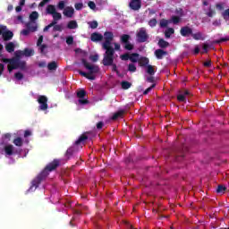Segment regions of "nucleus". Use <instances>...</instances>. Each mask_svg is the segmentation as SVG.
Masks as SVG:
<instances>
[{"mask_svg": "<svg viewBox=\"0 0 229 229\" xmlns=\"http://www.w3.org/2000/svg\"><path fill=\"white\" fill-rule=\"evenodd\" d=\"M60 159H54L52 162H50L45 169L32 181V185L30 189H37L40 183H42V181L49 175V173L52 171H55L56 168L60 167Z\"/></svg>", "mask_w": 229, "mask_h": 229, "instance_id": "nucleus-1", "label": "nucleus"}, {"mask_svg": "<svg viewBox=\"0 0 229 229\" xmlns=\"http://www.w3.org/2000/svg\"><path fill=\"white\" fill-rule=\"evenodd\" d=\"M114 55L115 52L104 53L101 64L105 67H112L113 72H116V74H119L117 64L114 63V60L115 58Z\"/></svg>", "mask_w": 229, "mask_h": 229, "instance_id": "nucleus-2", "label": "nucleus"}, {"mask_svg": "<svg viewBox=\"0 0 229 229\" xmlns=\"http://www.w3.org/2000/svg\"><path fill=\"white\" fill-rule=\"evenodd\" d=\"M180 34L182 37L184 38L191 37L193 40H205V38L203 37V32L198 31L194 33L192 28L187 25L181 28Z\"/></svg>", "mask_w": 229, "mask_h": 229, "instance_id": "nucleus-3", "label": "nucleus"}, {"mask_svg": "<svg viewBox=\"0 0 229 229\" xmlns=\"http://www.w3.org/2000/svg\"><path fill=\"white\" fill-rule=\"evenodd\" d=\"M105 41L102 43V49L106 51L105 53H115L112 42L114 41V33L112 31H106L104 33Z\"/></svg>", "mask_w": 229, "mask_h": 229, "instance_id": "nucleus-4", "label": "nucleus"}, {"mask_svg": "<svg viewBox=\"0 0 229 229\" xmlns=\"http://www.w3.org/2000/svg\"><path fill=\"white\" fill-rule=\"evenodd\" d=\"M149 40V34H148V30L146 28H140L136 34V42L139 44H144V42H148Z\"/></svg>", "mask_w": 229, "mask_h": 229, "instance_id": "nucleus-5", "label": "nucleus"}, {"mask_svg": "<svg viewBox=\"0 0 229 229\" xmlns=\"http://www.w3.org/2000/svg\"><path fill=\"white\" fill-rule=\"evenodd\" d=\"M131 39V36L128 34H123L120 37V42L123 45V47L126 49V51H133L134 46L131 44V42H130Z\"/></svg>", "mask_w": 229, "mask_h": 229, "instance_id": "nucleus-6", "label": "nucleus"}, {"mask_svg": "<svg viewBox=\"0 0 229 229\" xmlns=\"http://www.w3.org/2000/svg\"><path fill=\"white\" fill-rule=\"evenodd\" d=\"M1 62L4 64H9L7 66L8 72H12V71L18 69L19 60L14 59V57L8 59V58H2Z\"/></svg>", "mask_w": 229, "mask_h": 229, "instance_id": "nucleus-7", "label": "nucleus"}, {"mask_svg": "<svg viewBox=\"0 0 229 229\" xmlns=\"http://www.w3.org/2000/svg\"><path fill=\"white\" fill-rule=\"evenodd\" d=\"M77 98H79V105H89L90 101L87 98V91L85 89H80L77 91Z\"/></svg>", "mask_w": 229, "mask_h": 229, "instance_id": "nucleus-8", "label": "nucleus"}, {"mask_svg": "<svg viewBox=\"0 0 229 229\" xmlns=\"http://www.w3.org/2000/svg\"><path fill=\"white\" fill-rule=\"evenodd\" d=\"M82 65L85 67V69H88L89 72L88 74H97V72H99V66L91 65L87 62V59H81Z\"/></svg>", "mask_w": 229, "mask_h": 229, "instance_id": "nucleus-9", "label": "nucleus"}, {"mask_svg": "<svg viewBox=\"0 0 229 229\" xmlns=\"http://www.w3.org/2000/svg\"><path fill=\"white\" fill-rule=\"evenodd\" d=\"M38 103L40 104L39 106V110H47L48 106H47V97L44 95H40L38 98Z\"/></svg>", "mask_w": 229, "mask_h": 229, "instance_id": "nucleus-10", "label": "nucleus"}, {"mask_svg": "<svg viewBox=\"0 0 229 229\" xmlns=\"http://www.w3.org/2000/svg\"><path fill=\"white\" fill-rule=\"evenodd\" d=\"M129 6L131 10L134 11L140 10V7L142 6V2H140V0H131Z\"/></svg>", "mask_w": 229, "mask_h": 229, "instance_id": "nucleus-11", "label": "nucleus"}, {"mask_svg": "<svg viewBox=\"0 0 229 229\" xmlns=\"http://www.w3.org/2000/svg\"><path fill=\"white\" fill-rule=\"evenodd\" d=\"M26 28L30 31V33H35L38 30V25L37 24V21H28L26 23Z\"/></svg>", "mask_w": 229, "mask_h": 229, "instance_id": "nucleus-12", "label": "nucleus"}, {"mask_svg": "<svg viewBox=\"0 0 229 229\" xmlns=\"http://www.w3.org/2000/svg\"><path fill=\"white\" fill-rule=\"evenodd\" d=\"M64 17H68L69 19L72 18V15H74V8L71 6L65 7V9L63 12Z\"/></svg>", "mask_w": 229, "mask_h": 229, "instance_id": "nucleus-13", "label": "nucleus"}, {"mask_svg": "<svg viewBox=\"0 0 229 229\" xmlns=\"http://www.w3.org/2000/svg\"><path fill=\"white\" fill-rule=\"evenodd\" d=\"M91 42H101L103 40V34L93 32L90 36Z\"/></svg>", "mask_w": 229, "mask_h": 229, "instance_id": "nucleus-14", "label": "nucleus"}, {"mask_svg": "<svg viewBox=\"0 0 229 229\" xmlns=\"http://www.w3.org/2000/svg\"><path fill=\"white\" fill-rule=\"evenodd\" d=\"M3 39L4 42H8V40H12L13 38V32L12 30H6L2 33Z\"/></svg>", "mask_w": 229, "mask_h": 229, "instance_id": "nucleus-15", "label": "nucleus"}, {"mask_svg": "<svg viewBox=\"0 0 229 229\" xmlns=\"http://www.w3.org/2000/svg\"><path fill=\"white\" fill-rule=\"evenodd\" d=\"M154 55L157 58V60H162V58H164V56H166L167 51H165L163 49H157L154 52Z\"/></svg>", "mask_w": 229, "mask_h": 229, "instance_id": "nucleus-16", "label": "nucleus"}, {"mask_svg": "<svg viewBox=\"0 0 229 229\" xmlns=\"http://www.w3.org/2000/svg\"><path fill=\"white\" fill-rule=\"evenodd\" d=\"M138 64H139L140 67L148 66L149 65V58L141 56L138 60Z\"/></svg>", "mask_w": 229, "mask_h": 229, "instance_id": "nucleus-17", "label": "nucleus"}, {"mask_svg": "<svg viewBox=\"0 0 229 229\" xmlns=\"http://www.w3.org/2000/svg\"><path fill=\"white\" fill-rule=\"evenodd\" d=\"M79 74L81 76H83L84 78H87V80H96V77L92 75V73H87L81 70H78Z\"/></svg>", "mask_w": 229, "mask_h": 229, "instance_id": "nucleus-18", "label": "nucleus"}, {"mask_svg": "<svg viewBox=\"0 0 229 229\" xmlns=\"http://www.w3.org/2000/svg\"><path fill=\"white\" fill-rule=\"evenodd\" d=\"M66 28L68 30H76V29H78V21H76L74 20L70 21L67 23Z\"/></svg>", "mask_w": 229, "mask_h": 229, "instance_id": "nucleus-19", "label": "nucleus"}, {"mask_svg": "<svg viewBox=\"0 0 229 229\" xmlns=\"http://www.w3.org/2000/svg\"><path fill=\"white\" fill-rule=\"evenodd\" d=\"M5 51H7V53H13V51H15V44H13V42H9L5 45Z\"/></svg>", "mask_w": 229, "mask_h": 229, "instance_id": "nucleus-20", "label": "nucleus"}, {"mask_svg": "<svg viewBox=\"0 0 229 229\" xmlns=\"http://www.w3.org/2000/svg\"><path fill=\"white\" fill-rule=\"evenodd\" d=\"M157 46L161 47V49H165V47H169V42L165 41L164 38H160Z\"/></svg>", "mask_w": 229, "mask_h": 229, "instance_id": "nucleus-21", "label": "nucleus"}, {"mask_svg": "<svg viewBox=\"0 0 229 229\" xmlns=\"http://www.w3.org/2000/svg\"><path fill=\"white\" fill-rule=\"evenodd\" d=\"M123 115H124V110H120L113 114L112 120L117 121V119H121Z\"/></svg>", "mask_w": 229, "mask_h": 229, "instance_id": "nucleus-22", "label": "nucleus"}, {"mask_svg": "<svg viewBox=\"0 0 229 229\" xmlns=\"http://www.w3.org/2000/svg\"><path fill=\"white\" fill-rule=\"evenodd\" d=\"M4 149L5 154L9 157H12V155H13V145H6Z\"/></svg>", "mask_w": 229, "mask_h": 229, "instance_id": "nucleus-23", "label": "nucleus"}, {"mask_svg": "<svg viewBox=\"0 0 229 229\" xmlns=\"http://www.w3.org/2000/svg\"><path fill=\"white\" fill-rule=\"evenodd\" d=\"M46 12L48 15H53L56 12V7L53 4H48L47 6Z\"/></svg>", "mask_w": 229, "mask_h": 229, "instance_id": "nucleus-24", "label": "nucleus"}, {"mask_svg": "<svg viewBox=\"0 0 229 229\" xmlns=\"http://www.w3.org/2000/svg\"><path fill=\"white\" fill-rule=\"evenodd\" d=\"M23 53V56H33L35 55V51L31 48H25L24 50L21 51Z\"/></svg>", "mask_w": 229, "mask_h": 229, "instance_id": "nucleus-25", "label": "nucleus"}, {"mask_svg": "<svg viewBox=\"0 0 229 229\" xmlns=\"http://www.w3.org/2000/svg\"><path fill=\"white\" fill-rule=\"evenodd\" d=\"M76 153V146L71 147L66 150L67 158H71Z\"/></svg>", "mask_w": 229, "mask_h": 229, "instance_id": "nucleus-26", "label": "nucleus"}, {"mask_svg": "<svg viewBox=\"0 0 229 229\" xmlns=\"http://www.w3.org/2000/svg\"><path fill=\"white\" fill-rule=\"evenodd\" d=\"M140 55L139 53H132L131 54L130 61L132 62V64H137L139 62Z\"/></svg>", "mask_w": 229, "mask_h": 229, "instance_id": "nucleus-27", "label": "nucleus"}, {"mask_svg": "<svg viewBox=\"0 0 229 229\" xmlns=\"http://www.w3.org/2000/svg\"><path fill=\"white\" fill-rule=\"evenodd\" d=\"M87 139H89V136L85 134L81 135L79 139L75 141V146H80V144H81V142H85Z\"/></svg>", "mask_w": 229, "mask_h": 229, "instance_id": "nucleus-28", "label": "nucleus"}, {"mask_svg": "<svg viewBox=\"0 0 229 229\" xmlns=\"http://www.w3.org/2000/svg\"><path fill=\"white\" fill-rule=\"evenodd\" d=\"M37 19H38V13L34 11L30 14V21L35 22Z\"/></svg>", "mask_w": 229, "mask_h": 229, "instance_id": "nucleus-29", "label": "nucleus"}, {"mask_svg": "<svg viewBox=\"0 0 229 229\" xmlns=\"http://www.w3.org/2000/svg\"><path fill=\"white\" fill-rule=\"evenodd\" d=\"M171 35H174V29H173V28H168V29L165 31V38H171Z\"/></svg>", "mask_w": 229, "mask_h": 229, "instance_id": "nucleus-30", "label": "nucleus"}, {"mask_svg": "<svg viewBox=\"0 0 229 229\" xmlns=\"http://www.w3.org/2000/svg\"><path fill=\"white\" fill-rule=\"evenodd\" d=\"M121 85H122V89L123 90H128V89H131V83L130 81H123L121 82Z\"/></svg>", "mask_w": 229, "mask_h": 229, "instance_id": "nucleus-31", "label": "nucleus"}, {"mask_svg": "<svg viewBox=\"0 0 229 229\" xmlns=\"http://www.w3.org/2000/svg\"><path fill=\"white\" fill-rule=\"evenodd\" d=\"M48 71H56L58 69V64H56V62H51L47 64Z\"/></svg>", "mask_w": 229, "mask_h": 229, "instance_id": "nucleus-32", "label": "nucleus"}, {"mask_svg": "<svg viewBox=\"0 0 229 229\" xmlns=\"http://www.w3.org/2000/svg\"><path fill=\"white\" fill-rule=\"evenodd\" d=\"M13 144L16 145L18 148H21L24 142L22 141V138L18 137L13 140Z\"/></svg>", "mask_w": 229, "mask_h": 229, "instance_id": "nucleus-33", "label": "nucleus"}, {"mask_svg": "<svg viewBox=\"0 0 229 229\" xmlns=\"http://www.w3.org/2000/svg\"><path fill=\"white\" fill-rule=\"evenodd\" d=\"M24 56V54L22 53V50H17L15 53H14V59L18 60V61H21V57Z\"/></svg>", "mask_w": 229, "mask_h": 229, "instance_id": "nucleus-34", "label": "nucleus"}, {"mask_svg": "<svg viewBox=\"0 0 229 229\" xmlns=\"http://www.w3.org/2000/svg\"><path fill=\"white\" fill-rule=\"evenodd\" d=\"M147 72L150 76H153L155 74V66L148 64L147 66Z\"/></svg>", "mask_w": 229, "mask_h": 229, "instance_id": "nucleus-35", "label": "nucleus"}, {"mask_svg": "<svg viewBox=\"0 0 229 229\" xmlns=\"http://www.w3.org/2000/svg\"><path fill=\"white\" fill-rule=\"evenodd\" d=\"M18 69H21V71H26V61H18Z\"/></svg>", "mask_w": 229, "mask_h": 229, "instance_id": "nucleus-36", "label": "nucleus"}, {"mask_svg": "<svg viewBox=\"0 0 229 229\" xmlns=\"http://www.w3.org/2000/svg\"><path fill=\"white\" fill-rule=\"evenodd\" d=\"M159 26H160V28H167V26H169V21H167L165 19L160 20Z\"/></svg>", "mask_w": 229, "mask_h": 229, "instance_id": "nucleus-37", "label": "nucleus"}, {"mask_svg": "<svg viewBox=\"0 0 229 229\" xmlns=\"http://www.w3.org/2000/svg\"><path fill=\"white\" fill-rule=\"evenodd\" d=\"M226 191V187L223 186V185H218L217 188H216V192L217 194H225Z\"/></svg>", "mask_w": 229, "mask_h": 229, "instance_id": "nucleus-38", "label": "nucleus"}, {"mask_svg": "<svg viewBox=\"0 0 229 229\" xmlns=\"http://www.w3.org/2000/svg\"><path fill=\"white\" fill-rule=\"evenodd\" d=\"M88 24L89 28H91V30H96L98 26H99V23H98V21H89Z\"/></svg>", "mask_w": 229, "mask_h": 229, "instance_id": "nucleus-39", "label": "nucleus"}, {"mask_svg": "<svg viewBox=\"0 0 229 229\" xmlns=\"http://www.w3.org/2000/svg\"><path fill=\"white\" fill-rule=\"evenodd\" d=\"M172 22L174 23V24H180V21H182V19L180 18V16H175V15H174V16H172Z\"/></svg>", "mask_w": 229, "mask_h": 229, "instance_id": "nucleus-40", "label": "nucleus"}, {"mask_svg": "<svg viewBox=\"0 0 229 229\" xmlns=\"http://www.w3.org/2000/svg\"><path fill=\"white\" fill-rule=\"evenodd\" d=\"M128 71L129 72H137V66H135L133 64H128Z\"/></svg>", "mask_w": 229, "mask_h": 229, "instance_id": "nucleus-41", "label": "nucleus"}, {"mask_svg": "<svg viewBox=\"0 0 229 229\" xmlns=\"http://www.w3.org/2000/svg\"><path fill=\"white\" fill-rule=\"evenodd\" d=\"M120 58H121V60H123V62H126V61L130 60V58H131V54L125 53V54L120 55Z\"/></svg>", "mask_w": 229, "mask_h": 229, "instance_id": "nucleus-42", "label": "nucleus"}, {"mask_svg": "<svg viewBox=\"0 0 229 229\" xmlns=\"http://www.w3.org/2000/svg\"><path fill=\"white\" fill-rule=\"evenodd\" d=\"M54 21H60L62 19V13L55 12L54 14H52Z\"/></svg>", "mask_w": 229, "mask_h": 229, "instance_id": "nucleus-43", "label": "nucleus"}, {"mask_svg": "<svg viewBox=\"0 0 229 229\" xmlns=\"http://www.w3.org/2000/svg\"><path fill=\"white\" fill-rule=\"evenodd\" d=\"M66 44L68 46H72L74 44V38L72 36H69L66 38Z\"/></svg>", "mask_w": 229, "mask_h": 229, "instance_id": "nucleus-44", "label": "nucleus"}, {"mask_svg": "<svg viewBox=\"0 0 229 229\" xmlns=\"http://www.w3.org/2000/svg\"><path fill=\"white\" fill-rule=\"evenodd\" d=\"M222 17L225 19V21H229V8L222 13Z\"/></svg>", "mask_w": 229, "mask_h": 229, "instance_id": "nucleus-45", "label": "nucleus"}, {"mask_svg": "<svg viewBox=\"0 0 229 229\" xmlns=\"http://www.w3.org/2000/svg\"><path fill=\"white\" fill-rule=\"evenodd\" d=\"M206 15H208V17H214V15H216V10H214L212 7H209Z\"/></svg>", "mask_w": 229, "mask_h": 229, "instance_id": "nucleus-46", "label": "nucleus"}, {"mask_svg": "<svg viewBox=\"0 0 229 229\" xmlns=\"http://www.w3.org/2000/svg\"><path fill=\"white\" fill-rule=\"evenodd\" d=\"M157 19L153 18L148 21V26H150V28H155L157 26Z\"/></svg>", "mask_w": 229, "mask_h": 229, "instance_id": "nucleus-47", "label": "nucleus"}, {"mask_svg": "<svg viewBox=\"0 0 229 229\" xmlns=\"http://www.w3.org/2000/svg\"><path fill=\"white\" fill-rule=\"evenodd\" d=\"M156 85L152 84L150 87H148L147 89L144 90L143 94L144 96L149 94V92H151V90H153V89H155Z\"/></svg>", "mask_w": 229, "mask_h": 229, "instance_id": "nucleus-48", "label": "nucleus"}, {"mask_svg": "<svg viewBox=\"0 0 229 229\" xmlns=\"http://www.w3.org/2000/svg\"><path fill=\"white\" fill-rule=\"evenodd\" d=\"M216 10H219V12L225 10V4L224 3H218L216 4Z\"/></svg>", "mask_w": 229, "mask_h": 229, "instance_id": "nucleus-49", "label": "nucleus"}, {"mask_svg": "<svg viewBox=\"0 0 229 229\" xmlns=\"http://www.w3.org/2000/svg\"><path fill=\"white\" fill-rule=\"evenodd\" d=\"M14 77L16 80L21 81L24 78V74H22L21 72H18L14 74Z\"/></svg>", "mask_w": 229, "mask_h": 229, "instance_id": "nucleus-50", "label": "nucleus"}, {"mask_svg": "<svg viewBox=\"0 0 229 229\" xmlns=\"http://www.w3.org/2000/svg\"><path fill=\"white\" fill-rule=\"evenodd\" d=\"M89 60H91V62H98V60H99V55L95 54L93 55H90Z\"/></svg>", "mask_w": 229, "mask_h": 229, "instance_id": "nucleus-51", "label": "nucleus"}, {"mask_svg": "<svg viewBox=\"0 0 229 229\" xmlns=\"http://www.w3.org/2000/svg\"><path fill=\"white\" fill-rule=\"evenodd\" d=\"M57 8L59 10H64V8H65V2L64 1H60L57 4Z\"/></svg>", "mask_w": 229, "mask_h": 229, "instance_id": "nucleus-52", "label": "nucleus"}, {"mask_svg": "<svg viewBox=\"0 0 229 229\" xmlns=\"http://www.w3.org/2000/svg\"><path fill=\"white\" fill-rule=\"evenodd\" d=\"M88 6L89 8H90V10H96V3H94L93 1H89L88 3Z\"/></svg>", "mask_w": 229, "mask_h": 229, "instance_id": "nucleus-53", "label": "nucleus"}, {"mask_svg": "<svg viewBox=\"0 0 229 229\" xmlns=\"http://www.w3.org/2000/svg\"><path fill=\"white\" fill-rule=\"evenodd\" d=\"M176 15H179V17H183V9L178 8L175 10Z\"/></svg>", "mask_w": 229, "mask_h": 229, "instance_id": "nucleus-54", "label": "nucleus"}, {"mask_svg": "<svg viewBox=\"0 0 229 229\" xmlns=\"http://www.w3.org/2000/svg\"><path fill=\"white\" fill-rule=\"evenodd\" d=\"M177 101H180L181 103H183L185 101V95L180 94L177 96Z\"/></svg>", "mask_w": 229, "mask_h": 229, "instance_id": "nucleus-55", "label": "nucleus"}, {"mask_svg": "<svg viewBox=\"0 0 229 229\" xmlns=\"http://www.w3.org/2000/svg\"><path fill=\"white\" fill-rule=\"evenodd\" d=\"M30 33H31V31L28 28L21 30V35H24L25 37H28V35H30Z\"/></svg>", "mask_w": 229, "mask_h": 229, "instance_id": "nucleus-56", "label": "nucleus"}, {"mask_svg": "<svg viewBox=\"0 0 229 229\" xmlns=\"http://www.w3.org/2000/svg\"><path fill=\"white\" fill-rule=\"evenodd\" d=\"M42 42H44V36H39L38 42H37V46L38 47L42 46Z\"/></svg>", "mask_w": 229, "mask_h": 229, "instance_id": "nucleus-57", "label": "nucleus"}, {"mask_svg": "<svg viewBox=\"0 0 229 229\" xmlns=\"http://www.w3.org/2000/svg\"><path fill=\"white\" fill-rule=\"evenodd\" d=\"M221 42H229V37L220 38L216 41V44H221Z\"/></svg>", "mask_w": 229, "mask_h": 229, "instance_id": "nucleus-58", "label": "nucleus"}, {"mask_svg": "<svg viewBox=\"0 0 229 229\" xmlns=\"http://www.w3.org/2000/svg\"><path fill=\"white\" fill-rule=\"evenodd\" d=\"M45 49H47V45L43 44V45H40V46H39L40 53L44 54V50H45Z\"/></svg>", "mask_w": 229, "mask_h": 229, "instance_id": "nucleus-59", "label": "nucleus"}, {"mask_svg": "<svg viewBox=\"0 0 229 229\" xmlns=\"http://www.w3.org/2000/svg\"><path fill=\"white\" fill-rule=\"evenodd\" d=\"M75 10H81L83 8V4L82 3H77L75 4Z\"/></svg>", "mask_w": 229, "mask_h": 229, "instance_id": "nucleus-60", "label": "nucleus"}, {"mask_svg": "<svg viewBox=\"0 0 229 229\" xmlns=\"http://www.w3.org/2000/svg\"><path fill=\"white\" fill-rule=\"evenodd\" d=\"M49 1H51V0H43V1H41V2L39 3L38 6H39L40 8H42V7L46 6V4H47V3H49Z\"/></svg>", "mask_w": 229, "mask_h": 229, "instance_id": "nucleus-61", "label": "nucleus"}, {"mask_svg": "<svg viewBox=\"0 0 229 229\" xmlns=\"http://www.w3.org/2000/svg\"><path fill=\"white\" fill-rule=\"evenodd\" d=\"M53 31H62V25L54 26Z\"/></svg>", "mask_w": 229, "mask_h": 229, "instance_id": "nucleus-62", "label": "nucleus"}, {"mask_svg": "<svg viewBox=\"0 0 229 229\" xmlns=\"http://www.w3.org/2000/svg\"><path fill=\"white\" fill-rule=\"evenodd\" d=\"M187 150H188L187 147H185L184 149L183 148L180 149L179 150L180 151V157H185V151H187Z\"/></svg>", "mask_w": 229, "mask_h": 229, "instance_id": "nucleus-63", "label": "nucleus"}, {"mask_svg": "<svg viewBox=\"0 0 229 229\" xmlns=\"http://www.w3.org/2000/svg\"><path fill=\"white\" fill-rule=\"evenodd\" d=\"M204 53H208V44L204 43L202 46Z\"/></svg>", "mask_w": 229, "mask_h": 229, "instance_id": "nucleus-64", "label": "nucleus"}]
</instances>
